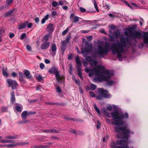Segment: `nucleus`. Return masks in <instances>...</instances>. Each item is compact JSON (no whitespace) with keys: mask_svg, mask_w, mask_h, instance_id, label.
Listing matches in <instances>:
<instances>
[{"mask_svg":"<svg viewBox=\"0 0 148 148\" xmlns=\"http://www.w3.org/2000/svg\"><path fill=\"white\" fill-rule=\"evenodd\" d=\"M94 70H91L89 68L85 69V72L89 73V76L91 77L93 75L98 76V77H95L94 80L96 81H108L107 84L109 86L114 85L116 82L112 80L109 81L111 77L113 75V73L112 71L105 70V67L102 65H98L97 68H94Z\"/></svg>","mask_w":148,"mask_h":148,"instance_id":"f257e3e1","label":"nucleus"},{"mask_svg":"<svg viewBox=\"0 0 148 148\" xmlns=\"http://www.w3.org/2000/svg\"><path fill=\"white\" fill-rule=\"evenodd\" d=\"M128 37L126 38V41L124 37H121L119 39L120 42L112 43L111 44L112 53L114 55L116 54L119 59L121 58L122 53H127L128 49L130 47L131 44L128 41Z\"/></svg>","mask_w":148,"mask_h":148,"instance_id":"f03ea898","label":"nucleus"},{"mask_svg":"<svg viewBox=\"0 0 148 148\" xmlns=\"http://www.w3.org/2000/svg\"><path fill=\"white\" fill-rule=\"evenodd\" d=\"M122 125H116L114 127V130L115 132L118 133L120 132H122L121 134H118L117 135V137L119 138H123L127 140L128 138L130 137V134H133V131H130L128 129L127 125H124L122 127L121 126Z\"/></svg>","mask_w":148,"mask_h":148,"instance_id":"7ed1b4c3","label":"nucleus"},{"mask_svg":"<svg viewBox=\"0 0 148 148\" xmlns=\"http://www.w3.org/2000/svg\"><path fill=\"white\" fill-rule=\"evenodd\" d=\"M103 42L99 40L95 43L96 46L98 48L97 53L99 55V58H102L104 55H107L110 50L109 49L110 44L107 43L106 45L103 47Z\"/></svg>","mask_w":148,"mask_h":148,"instance_id":"20e7f679","label":"nucleus"},{"mask_svg":"<svg viewBox=\"0 0 148 148\" xmlns=\"http://www.w3.org/2000/svg\"><path fill=\"white\" fill-rule=\"evenodd\" d=\"M112 117L114 119L112 122V124L113 125H122L124 123L122 119H124L123 114L120 112L118 111L112 112L111 113Z\"/></svg>","mask_w":148,"mask_h":148,"instance_id":"39448f33","label":"nucleus"},{"mask_svg":"<svg viewBox=\"0 0 148 148\" xmlns=\"http://www.w3.org/2000/svg\"><path fill=\"white\" fill-rule=\"evenodd\" d=\"M127 140H117L116 142L112 141L110 144L112 148H133V147H128L127 146Z\"/></svg>","mask_w":148,"mask_h":148,"instance_id":"423d86ee","label":"nucleus"},{"mask_svg":"<svg viewBox=\"0 0 148 148\" xmlns=\"http://www.w3.org/2000/svg\"><path fill=\"white\" fill-rule=\"evenodd\" d=\"M143 34L138 32H134L132 34H130L131 37L135 38L140 39L141 37H143V40L144 43L146 45L148 44V32H143Z\"/></svg>","mask_w":148,"mask_h":148,"instance_id":"0eeeda50","label":"nucleus"},{"mask_svg":"<svg viewBox=\"0 0 148 148\" xmlns=\"http://www.w3.org/2000/svg\"><path fill=\"white\" fill-rule=\"evenodd\" d=\"M92 44L89 43L88 41H86L84 45V47L81 48V53L83 54L84 57H86L85 53L88 54L90 53L93 50Z\"/></svg>","mask_w":148,"mask_h":148,"instance_id":"6e6552de","label":"nucleus"},{"mask_svg":"<svg viewBox=\"0 0 148 148\" xmlns=\"http://www.w3.org/2000/svg\"><path fill=\"white\" fill-rule=\"evenodd\" d=\"M49 72L50 73L55 74L56 79L59 83H60L61 81L64 79L63 76L60 75V72L58 71L57 68L52 67L49 70Z\"/></svg>","mask_w":148,"mask_h":148,"instance_id":"1a4fd4ad","label":"nucleus"},{"mask_svg":"<svg viewBox=\"0 0 148 148\" xmlns=\"http://www.w3.org/2000/svg\"><path fill=\"white\" fill-rule=\"evenodd\" d=\"M98 90L100 94L96 97V99L100 100L103 98H109L110 97V94L108 93L107 91L105 90L102 88H98Z\"/></svg>","mask_w":148,"mask_h":148,"instance_id":"9d476101","label":"nucleus"},{"mask_svg":"<svg viewBox=\"0 0 148 148\" xmlns=\"http://www.w3.org/2000/svg\"><path fill=\"white\" fill-rule=\"evenodd\" d=\"M75 61L76 62V67L78 71V75L82 79V74L81 70L82 67L81 61L78 56H77L75 58Z\"/></svg>","mask_w":148,"mask_h":148,"instance_id":"9b49d317","label":"nucleus"},{"mask_svg":"<svg viewBox=\"0 0 148 148\" xmlns=\"http://www.w3.org/2000/svg\"><path fill=\"white\" fill-rule=\"evenodd\" d=\"M6 81L8 84V87H11L13 89H14L16 88L18 86V83L15 80L8 79H6Z\"/></svg>","mask_w":148,"mask_h":148,"instance_id":"f8f14e48","label":"nucleus"},{"mask_svg":"<svg viewBox=\"0 0 148 148\" xmlns=\"http://www.w3.org/2000/svg\"><path fill=\"white\" fill-rule=\"evenodd\" d=\"M35 113L34 112H28L27 111H25L22 112L21 115V116L22 119L23 120H24L27 119V116L34 114Z\"/></svg>","mask_w":148,"mask_h":148,"instance_id":"ddd939ff","label":"nucleus"},{"mask_svg":"<svg viewBox=\"0 0 148 148\" xmlns=\"http://www.w3.org/2000/svg\"><path fill=\"white\" fill-rule=\"evenodd\" d=\"M50 45V43L47 41H45L42 43L40 47L41 49H47Z\"/></svg>","mask_w":148,"mask_h":148,"instance_id":"4468645a","label":"nucleus"},{"mask_svg":"<svg viewBox=\"0 0 148 148\" xmlns=\"http://www.w3.org/2000/svg\"><path fill=\"white\" fill-rule=\"evenodd\" d=\"M23 72L25 75L27 79H32V76L29 71L27 70H24Z\"/></svg>","mask_w":148,"mask_h":148,"instance_id":"2eb2a0df","label":"nucleus"},{"mask_svg":"<svg viewBox=\"0 0 148 148\" xmlns=\"http://www.w3.org/2000/svg\"><path fill=\"white\" fill-rule=\"evenodd\" d=\"M70 18H71L73 19V22L74 23H77L79 21V18L77 16H75L73 13L71 14Z\"/></svg>","mask_w":148,"mask_h":148,"instance_id":"dca6fc26","label":"nucleus"},{"mask_svg":"<svg viewBox=\"0 0 148 148\" xmlns=\"http://www.w3.org/2000/svg\"><path fill=\"white\" fill-rule=\"evenodd\" d=\"M97 61L96 60H92L90 62V65L91 66L93 67H96L95 68H93V69H91L89 67V68H90L91 70H92L93 71L94 70V68H97ZM86 68L85 69H86V68ZM84 71H85V70H84Z\"/></svg>","mask_w":148,"mask_h":148,"instance_id":"f3484780","label":"nucleus"},{"mask_svg":"<svg viewBox=\"0 0 148 148\" xmlns=\"http://www.w3.org/2000/svg\"><path fill=\"white\" fill-rule=\"evenodd\" d=\"M53 26V25L51 23H50L48 24L47 27V29L49 33H51L53 31L54 29Z\"/></svg>","mask_w":148,"mask_h":148,"instance_id":"a211bd4d","label":"nucleus"},{"mask_svg":"<svg viewBox=\"0 0 148 148\" xmlns=\"http://www.w3.org/2000/svg\"><path fill=\"white\" fill-rule=\"evenodd\" d=\"M19 79L20 81L23 83H25V81L24 79V76L23 74L21 72H18Z\"/></svg>","mask_w":148,"mask_h":148,"instance_id":"6ab92c4d","label":"nucleus"},{"mask_svg":"<svg viewBox=\"0 0 148 148\" xmlns=\"http://www.w3.org/2000/svg\"><path fill=\"white\" fill-rule=\"evenodd\" d=\"M28 23V22L27 21H25L24 23H21L19 25L18 27V29H21L25 28Z\"/></svg>","mask_w":148,"mask_h":148,"instance_id":"aec40b11","label":"nucleus"},{"mask_svg":"<svg viewBox=\"0 0 148 148\" xmlns=\"http://www.w3.org/2000/svg\"><path fill=\"white\" fill-rule=\"evenodd\" d=\"M113 35L115 38L117 40L118 39V38L120 36V33L119 30H116L115 31L113 32Z\"/></svg>","mask_w":148,"mask_h":148,"instance_id":"412c9836","label":"nucleus"},{"mask_svg":"<svg viewBox=\"0 0 148 148\" xmlns=\"http://www.w3.org/2000/svg\"><path fill=\"white\" fill-rule=\"evenodd\" d=\"M51 51L54 54L53 56L55 55L56 54L57 50V47L56 44L55 43L52 44L51 46Z\"/></svg>","mask_w":148,"mask_h":148,"instance_id":"4be33fe9","label":"nucleus"},{"mask_svg":"<svg viewBox=\"0 0 148 148\" xmlns=\"http://www.w3.org/2000/svg\"><path fill=\"white\" fill-rule=\"evenodd\" d=\"M102 111L103 113L105 115L108 117H110V116L109 113L106 110L105 108H103L102 109Z\"/></svg>","mask_w":148,"mask_h":148,"instance_id":"5701e85b","label":"nucleus"},{"mask_svg":"<svg viewBox=\"0 0 148 148\" xmlns=\"http://www.w3.org/2000/svg\"><path fill=\"white\" fill-rule=\"evenodd\" d=\"M59 4L60 5H66L69 4L65 0H60L59 2Z\"/></svg>","mask_w":148,"mask_h":148,"instance_id":"b1692460","label":"nucleus"},{"mask_svg":"<svg viewBox=\"0 0 148 148\" xmlns=\"http://www.w3.org/2000/svg\"><path fill=\"white\" fill-rule=\"evenodd\" d=\"M7 69H5L4 68H3L2 69V73L3 75L7 77L8 76V74L7 72Z\"/></svg>","mask_w":148,"mask_h":148,"instance_id":"393cba45","label":"nucleus"},{"mask_svg":"<svg viewBox=\"0 0 148 148\" xmlns=\"http://www.w3.org/2000/svg\"><path fill=\"white\" fill-rule=\"evenodd\" d=\"M11 102L12 103H13L15 101V98L14 97V92H12L11 93Z\"/></svg>","mask_w":148,"mask_h":148,"instance_id":"a878e982","label":"nucleus"},{"mask_svg":"<svg viewBox=\"0 0 148 148\" xmlns=\"http://www.w3.org/2000/svg\"><path fill=\"white\" fill-rule=\"evenodd\" d=\"M61 43L62 45L61 48L62 49H63L64 50L66 44L67 43L64 40L61 42Z\"/></svg>","mask_w":148,"mask_h":148,"instance_id":"bb28decb","label":"nucleus"},{"mask_svg":"<svg viewBox=\"0 0 148 148\" xmlns=\"http://www.w3.org/2000/svg\"><path fill=\"white\" fill-rule=\"evenodd\" d=\"M15 146V145L12 144H4L3 145H0V147H14Z\"/></svg>","mask_w":148,"mask_h":148,"instance_id":"cd10ccee","label":"nucleus"},{"mask_svg":"<svg viewBox=\"0 0 148 148\" xmlns=\"http://www.w3.org/2000/svg\"><path fill=\"white\" fill-rule=\"evenodd\" d=\"M94 107L95 109L97 112V114L99 115H100V111L99 110L96 104H94Z\"/></svg>","mask_w":148,"mask_h":148,"instance_id":"c85d7f7f","label":"nucleus"},{"mask_svg":"<svg viewBox=\"0 0 148 148\" xmlns=\"http://www.w3.org/2000/svg\"><path fill=\"white\" fill-rule=\"evenodd\" d=\"M92 2L94 3V7L95 9L96 10L97 12H99V11L96 1L95 0H93L92 1Z\"/></svg>","mask_w":148,"mask_h":148,"instance_id":"c756f323","label":"nucleus"},{"mask_svg":"<svg viewBox=\"0 0 148 148\" xmlns=\"http://www.w3.org/2000/svg\"><path fill=\"white\" fill-rule=\"evenodd\" d=\"M13 141L12 140H3L0 141V142L2 143H12Z\"/></svg>","mask_w":148,"mask_h":148,"instance_id":"7c9ffc66","label":"nucleus"},{"mask_svg":"<svg viewBox=\"0 0 148 148\" xmlns=\"http://www.w3.org/2000/svg\"><path fill=\"white\" fill-rule=\"evenodd\" d=\"M13 10H11L3 14L4 16L6 17L9 16H10L13 12Z\"/></svg>","mask_w":148,"mask_h":148,"instance_id":"2f4dec72","label":"nucleus"},{"mask_svg":"<svg viewBox=\"0 0 148 148\" xmlns=\"http://www.w3.org/2000/svg\"><path fill=\"white\" fill-rule=\"evenodd\" d=\"M97 88V86L96 85L91 84L90 86V89L93 90H95Z\"/></svg>","mask_w":148,"mask_h":148,"instance_id":"473e14b6","label":"nucleus"},{"mask_svg":"<svg viewBox=\"0 0 148 148\" xmlns=\"http://www.w3.org/2000/svg\"><path fill=\"white\" fill-rule=\"evenodd\" d=\"M49 34H45L43 37V40L46 41H47L49 39Z\"/></svg>","mask_w":148,"mask_h":148,"instance_id":"72a5a7b5","label":"nucleus"},{"mask_svg":"<svg viewBox=\"0 0 148 148\" xmlns=\"http://www.w3.org/2000/svg\"><path fill=\"white\" fill-rule=\"evenodd\" d=\"M22 108L23 106L21 105V107L18 106H16V107L15 108L16 111L18 112H20L21 111V108Z\"/></svg>","mask_w":148,"mask_h":148,"instance_id":"f704fd0d","label":"nucleus"},{"mask_svg":"<svg viewBox=\"0 0 148 148\" xmlns=\"http://www.w3.org/2000/svg\"><path fill=\"white\" fill-rule=\"evenodd\" d=\"M36 77L38 81H41L43 79L41 76L40 75H36Z\"/></svg>","mask_w":148,"mask_h":148,"instance_id":"c9c22d12","label":"nucleus"},{"mask_svg":"<svg viewBox=\"0 0 148 148\" xmlns=\"http://www.w3.org/2000/svg\"><path fill=\"white\" fill-rule=\"evenodd\" d=\"M51 133H56L58 134L59 133V132L58 131L56 130L55 129H50Z\"/></svg>","mask_w":148,"mask_h":148,"instance_id":"e433bc0d","label":"nucleus"},{"mask_svg":"<svg viewBox=\"0 0 148 148\" xmlns=\"http://www.w3.org/2000/svg\"><path fill=\"white\" fill-rule=\"evenodd\" d=\"M69 73L71 75L72 73V71H73V67L72 64H70L69 65Z\"/></svg>","mask_w":148,"mask_h":148,"instance_id":"4c0bfd02","label":"nucleus"},{"mask_svg":"<svg viewBox=\"0 0 148 148\" xmlns=\"http://www.w3.org/2000/svg\"><path fill=\"white\" fill-rule=\"evenodd\" d=\"M86 60L90 62L92 61V58L90 56H86Z\"/></svg>","mask_w":148,"mask_h":148,"instance_id":"58836bf2","label":"nucleus"},{"mask_svg":"<svg viewBox=\"0 0 148 148\" xmlns=\"http://www.w3.org/2000/svg\"><path fill=\"white\" fill-rule=\"evenodd\" d=\"M52 5L54 7H57L58 5V3L56 1H53L52 3Z\"/></svg>","mask_w":148,"mask_h":148,"instance_id":"ea45409f","label":"nucleus"},{"mask_svg":"<svg viewBox=\"0 0 148 148\" xmlns=\"http://www.w3.org/2000/svg\"><path fill=\"white\" fill-rule=\"evenodd\" d=\"M56 91L58 92H62V90L58 86H56Z\"/></svg>","mask_w":148,"mask_h":148,"instance_id":"a19ab883","label":"nucleus"},{"mask_svg":"<svg viewBox=\"0 0 148 148\" xmlns=\"http://www.w3.org/2000/svg\"><path fill=\"white\" fill-rule=\"evenodd\" d=\"M69 31L68 28H67L65 30L63 31L62 32V35L63 36H64L66 35L67 32H68Z\"/></svg>","mask_w":148,"mask_h":148,"instance_id":"79ce46f5","label":"nucleus"},{"mask_svg":"<svg viewBox=\"0 0 148 148\" xmlns=\"http://www.w3.org/2000/svg\"><path fill=\"white\" fill-rule=\"evenodd\" d=\"M5 138L10 139H14L15 138V137L14 136H9L5 137Z\"/></svg>","mask_w":148,"mask_h":148,"instance_id":"37998d69","label":"nucleus"},{"mask_svg":"<svg viewBox=\"0 0 148 148\" xmlns=\"http://www.w3.org/2000/svg\"><path fill=\"white\" fill-rule=\"evenodd\" d=\"M11 75L12 77H14L17 76V74L13 72L11 73Z\"/></svg>","mask_w":148,"mask_h":148,"instance_id":"c03bdc74","label":"nucleus"},{"mask_svg":"<svg viewBox=\"0 0 148 148\" xmlns=\"http://www.w3.org/2000/svg\"><path fill=\"white\" fill-rule=\"evenodd\" d=\"M89 94L90 96L92 97H96V95L92 91H90L89 92Z\"/></svg>","mask_w":148,"mask_h":148,"instance_id":"a18cd8bd","label":"nucleus"},{"mask_svg":"<svg viewBox=\"0 0 148 148\" xmlns=\"http://www.w3.org/2000/svg\"><path fill=\"white\" fill-rule=\"evenodd\" d=\"M13 0H7L6 3L7 5H9L13 2Z\"/></svg>","mask_w":148,"mask_h":148,"instance_id":"49530a36","label":"nucleus"},{"mask_svg":"<svg viewBox=\"0 0 148 148\" xmlns=\"http://www.w3.org/2000/svg\"><path fill=\"white\" fill-rule=\"evenodd\" d=\"M110 40L112 42H114L115 40V38L114 37L110 35Z\"/></svg>","mask_w":148,"mask_h":148,"instance_id":"de8ad7c7","label":"nucleus"},{"mask_svg":"<svg viewBox=\"0 0 148 148\" xmlns=\"http://www.w3.org/2000/svg\"><path fill=\"white\" fill-rule=\"evenodd\" d=\"M86 38L88 41H91L92 39V36H87Z\"/></svg>","mask_w":148,"mask_h":148,"instance_id":"09e8293b","label":"nucleus"},{"mask_svg":"<svg viewBox=\"0 0 148 148\" xmlns=\"http://www.w3.org/2000/svg\"><path fill=\"white\" fill-rule=\"evenodd\" d=\"M26 48L27 50L29 51H31V47L29 45H27L26 46Z\"/></svg>","mask_w":148,"mask_h":148,"instance_id":"8fccbe9b","label":"nucleus"},{"mask_svg":"<svg viewBox=\"0 0 148 148\" xmlns=\"http://www.w3.org/2000/svg\"><path fill=\"white\" fill-rule=\"evenodd\" d=\"M26 34L25 33L23 34L21 36V39L23 40L26 36Z\"/></svg>","mask_w":148,"mask_h":148,"instance_id":"3c124183","label":"nucleus"},{"mask_svg":"<svg viewBox=\"0 0 148 148\" xmlns=\"http://www.w3.org/2000/svg\"><path fill=\"white\" fill-rule=\"evenodd\" d=\"M123 114V115L124 119V118L127 119L128 118L129 115H128V114L127 113H125L124 114Z\"/></svg>","mask_w":148,"mask_h":148,"instance_id":"603ef678","label":"nucleus"},{"mask_svg":"<svg viewBox=\"0 0 148 148\" xmlns=\"http://www.w3.org/2000/svg\"><path fill=\"white\" fill-rule=\"evenodd\" d=\"M98 124L97 125V129H99L100 127V125H101L99 121H97Z\"/></svg>","mask_w":148,"mask_h":148,"instance_id":"864d4df0","label":"nucleus"},{"mask_svg":"<svg viewBox=\"0 0 148 148\" xmlns=\"http://www.w3.org/2000/svg\"><path fill=\"white\" fill-rule=\"evenodd\" d=\"M73 77H74V79H75V82L76 83V84H79L80 83L79 80H77V79H76L75 78V77L74 76H73Z\"/></svg>","mask_w":148,"mask_h":148,"instance_id":"5fc2aeb1","label":"nucleus"},{"mask_svg":"<svg viewBox=\"0 0 148 148\" xmlns=\"http://www.w3.org/2000/svg\"><path fill=\"white\" fill-rule=\"evenodd\" d=\"M29 122V120H23L22 121L20 122H19L20 123L23 124L24 123H27Z\"/></svg>","mask_w":148,"mask_h":148,"instance_id":"6e6d98bb","label":"nucleus"},{"mask_svg":"<svg viewBox=\"0 0 148 148\" xmlns=\"http://www.w3.org/2000/svg\"><path fill=\"white\" fill-rule=\"evenodd\" d=\"M79 9L81 12H84L86 11V9L82 7L80 8Z\"/></svg>","mask_w":148,"mask_h":148,"instance_id":"4d7b16f0","label":"nucleus"},{"mask_svg":"<svg viewBox=\"0 0 148 148\" xmlns=\"http://www.w3.org/2000/svg\"><path fill=\"white\" fill-rule=\"evenodd\" d=\"M106 121L109 124H112V122H111V120L108 119H106Z\"/></svg>","mask_w":148,"mask_h":148,"instance_id":"13d9d810","label":"nucleus"},{"mask_svg":"<svg viewBox=\"0 0 148 148\" xmlns=\"http://www.w3.org/2000/svg\"><path fill=\"white\" fill-rule=\"evenodd\" d=\"M57 12L55 11H52L51 12V15L53 16H55L57 14Z\"/></svg>","mask_w":148,"mask_h":148,"instance_id":"bf43d9fd","label":"nucleus"},{"mask_svg":"<svg viewBox=\"0 0 148 148\" xmlns=\"http://www.w3.org/2000/svg\"><path fill=\"white\" fill-rule=\"evenodd\" d=\"M34 21L36 23H38L39 21V18L38 17L34 19Z\"/></svg>","mask_w":148,"mask_h":148,"instance_id":"052dcab7","label":"nucleus"},{"mask_svg":"<svg viewBox=\"0 0 148 148\" xmlns=\"http://www.w3.org/2000/svg\"><path fill=\"white\" fill-rule=\"evenodd\" d=\"M125 4L129 7L131 8H132V7L131 6V5L129 4V3L127 1H125Z\"/></svg>","mask_w":148,"mask_h":148,"instance_id":"680f3d73","label":"nucleus"},{"mask_svg":"<svg viewBox=\"0 0 148 148\" xmlns=\"http://www.w3.org/2000/svg\"><path fill=\"white\" fill-rule=\"evenodd\" d=\"M83 64L86 67L88 65V63L86 61H84L83 62Z\"/></svg>","mask_w":148,"mask_h":148,"instance_id":"e2e57ef3","label":"nucleus"},{"mask_svg":"<svg viewBox=\"0 0 148 148\" xmlns=\"http://www.w3.org/2000/svg\"><path fill=\"white\" fill-rule=\"evenodd\" d=\"M40 67L41 69H43L45 67L44 64L42 63H41L40 65Z\"/></svg>","mask_w":148,"mask_h":148,"instance_id":"0e129e2a","label":"nucleus"},{"mask_svg":"<svg viewBox=\"0 0 148 148\" xmlns=\"http://www.w3.org/2000/svg\"><path fill=\"white\" fill-rule=\"evenodd\" d=\"M104 7H105V8L107 9V10H109L110 9L109 5L107 4H105V5L104 6Z\"/></svg>","mask_w":148,"mask_h":148,"instance_id":"69168bd1","label":"nucleus"},{"mask_svg":"<svg viewBox=\"0 0 148 148\" xmlns=\"http://www.w3.org/2000/svg\"><path fill=\"white\" fill-rule=\"evenodd\" d=\"M62 8L63 9L65 10H67L68 9V7L66 6H63Z\"/></svg>","mask_w":148,"mask_h":148,"instance_id":"338daca9","label":"nucleus"},{"mask_svg":"<svg viewBox=\"0 0 148 148\" xmlns=\"http://www.w3.org/2000/svg\"><path fill=\"white\" fill-rule=\"evenodd\" d=\"M45 62L47 64H49L50 62V61L47 59H45Z\"/></svg>","mask_w":148,"mask_h":148,"instance_id":"774afa93","label":"nucleus"}]
</instances>
